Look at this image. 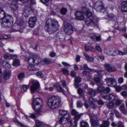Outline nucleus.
Masks as SVG:
<instances>
[{
  "mask_svg": "<svg viewBox=\"0 0 127 127\" xmlns=\"http://www.w3.org/2000/svg\"><path fill=\"white\" fill-rule=\"evenodd\" d=\"M95 48L99 52H102V49L99 45L96 44L95 46Z\"/></svg>",
  "mask_w": 127,
  "mask_h": 127,
  "instance_id": "obj_48",
  "label": "nucleus"
},
{
  "mask_svg": "<svg viewBox=\"0 0 127 127\" xmlns=\"http://www.w3.org/2000/svg\"><path fill=\"white\" fill-rule=\"evenodd\" d=\"M33 60L34 64L35 65L38 64L41 61L39 58L36 55H33Z\"/></svg>",
  "mask_w": 127,
  "mask_h": 127,
  "instance_id": "obj_23",
  "label": "nucleus"
},
{
  "mask_svg": "<svg viewBox=\"0 0 127 127\" xmlns=\"http://www.w3.org/2000/svg\"><path fill=\"white\" fill-rule=\"evenodd\" d=\"M77 92L79 95L83 93V91L81 88H79L77 90Z\"/></svg>",
  "mask_w": 127,
  "mask_h": 127,
  "instance_id": "obj_53",
  "label": "nucleus"
},
{
  "mask_svg": "<svg viewBox=\"0 0 127 127\" xmlns=\"http://www.w3.org/2000/svg\"><path fill=\"white\" fill-rule=\"evenodd\" d=\"M109 51L110 54L113 56H114L118 54V50L114 48H110Z\"/></svg>",
  "mask_w": 127,
  "mask_h": 127,
  "instance_id": "obj_19",
  "label": "nucleus"
},
{
  "mask_svg": "<svg viewBox=\"0 0 127 127\" xmlns=\"http://www.w3.org/2000/svg\"><path fill=\"white\" fill-rule=\"evenodd\" d=\"M82 11L86 15L90 17L92 15V13L90 10L88 8L84 7L82 8Z\"/></svg>",
  "mask_w": 127,
  "mask_h": 127,
  "instance_id": "obj_16",
  "label": "nucleus"
},
{
  "mask_svg": "<svg viewBox=\"0 0 127 127\" xmlns=\"http://www.w3.org/2000/svg\"><path fill=\"white\" fill-rule=\"evenodd\" d=\"M116 91L117 92H120L121 91V88L120 87L117 86L115 87Z\"/></svg>",
  "mask_w": 127,
  "mask_h": 127,
  "instance_id": "obj_60",
  "label": "nucleus"
},
{
  "mask_svg": "<svg viewBox=\"0 0 127 127\" xmlns=\"http://www.w3.org/2000/svg\"><path fill=\"white\" fill-rule=\"evenodd\" d=\"M107 16L109 19H110L114 18L115 17L114 14L112 13H110L108 14Z\"/></svg>",
  "mask_w": 127,
  "mask_h": 127,
  "instance_id": "obj_54",
  "label": "nucleus"
},
{
  "mask_svg": "<svg viewBox=\"0 0 127 127\" xmlns=\"http://www.w3.org/2000/svg\"><path fill=\"white\" fill-rule=\"evenodd\" d=\"M32 85L30 88L31 93L33 94L36 92L37 90L39 88V84L37 82H34L32 81Z\"/></svg>",
  "mask_w": 127,
  "mask_h": 127,
  "instance_id": "obj_8",
  "label": "nucleus"
},
{
  "mask_svg": "<svg viewBox=\"0 0 127 127\" xmlns=\"http://www.w3.org/2000/svg\"><path fill=\"white\" fill-rule=\"evenodd\" d=\"M59 116L64 118L66 119H68L69 118V115L67 111L60 110L59 111Z\"/></svg>",
  "mask_w": 127,
  "mask_h": 127,
  "instance_id": "obj_11",
  "label": "nucleus"
},
{
  "mask_svg": "<svg viewBox=\"0 0 127 127\" xmlns=\"http://www.w3.org/2000/svg\"><path fill=\"white\" fill-rule=\"evenodd\" d=\"M37 21V18L35 17H31L29 21V23L30 27L33 28L34 27L35 23Z\"/></svg>",
  "mask_w": 127,
  "mask_h": 127,
  "instance_id": "obj_13",
  "label": "nucleus"
},
{
  "mask_svg": "<svg viewBox=\"0 0 127 127\" xmlns=\"http://www.w3.org/2000/svg\"><path fill=\"white\" fill-rule=\"evenodd\" d=\"M70 74L72 77H74L76 75V72L74 71H71Z\"/></svg>",
  "mask_w": 127,
  "mask_h": 127,
  "instance_id": "obj_62",
  "label": "nucleus"
},
{
  "mask_svg": "<svg viewBox=\"0 0 127 127\" xmlns=\"http://www.w3.org/2000/svg\"><path fill=\"white\" fill-rule=\"evenodd\" d=\"M56 89L60 92H62L64 94H65V91L60 86H55Z\"/></svg>",
  "mask_w": 127,
  "mask_h": 127,
  "instance_id": "obj_31",
  "label": "nucleus"
},
{
  "mask_svg": "<svg viewBox=\"0 0 127 127\" xmlns=\"http://www.w3.org/2000/svg\"><path fill=\"white\" fill-rule=\"evenodd\" d=\"M2 20L1 24L2 27H11L13 25V19L12 17L5 13L3 9L0 8V20Z\"/></svg>",
  "mask_w": 127,
  "mask_h": 127,
  "instance_id": "obj_1",
  "label": "nucleus"
},
{
  "mask_svg": "<svg viewBox=\"0 0 127 127\" xmlns=\"http://www.w3.org/2000/svg\"><path fill=\"white\" fill-rule=\"evenodd\" d=\"M84 56L85 57L86 60L89 62H92L94 61V58L93 57H90L87 53L84 52L83 53Z\"/></svg>",
  "mask_w": 127,
  "mask_h": 127,
  "instance_id": "obj_21",
  "label": "nucleus"
},
{
  "mask_svg": "<svg viewBox=\"0 0 127 127\" xmlns=\"http://www.w3.org/2000/svg\"><path fill=\"white\" fill-rule=\"evenodd\" d=\"M3 64L4 67L7 69L10 68L11 67V65L7 62L3 63Z\"/></svg>",
  "mask_w": 127,
  "mask_h": 127,
  "instance_id": "obj_38",
  "label": "nucleus"
},
{
  "mask_svg": "<svg viewBox=\"0 0 127 127\" xmlns=\"http://www.w3.org/2000/svg\"><path fill=\"white\" fill-rule=\"evenodd\" d=\"M61 82L62 83V85H63V87H65L66 86V85L65 81L64 80H63L61 81Z\"/></svg>",
  "mask_w": 127,
  "mask_h": 127,
  "instance_id": "obj_63",
  "label": "nucleus"
},
{
  "mask_svg": "<svg viewBox=\"0 0 127 127\" xmlns=\"http://www.w3.org/2000/svg\"><path fill=\"white\" fill-rule=\"evenodd\" d=\"M90 73L88 71L84 70L82 72V74L83 76H87L88 75L90 74Z\"/></svg>",
  "mask_w": 127,
  "mask_h": 127,
  "instance_id": "obj_47",
  "label": "nucleus"
},
{
  "mask_svg": "<svg viewBox=\"0 0 127 127\" xmlns=\"http://www.w3.org/2000/svg\"><path fill=\"white\" fill-rule=\"evenodd\" d=\"M31 10V9L30 7H26L23 11V15L26 17H28L30 14V12Z\"/></svg>",
  "mask_w": 127,
  "mask_h": 127,
  "instance_id": "obj_17",
  "label": "nucleus"
},
{
  "mask_svg": "<svg viewBox=\"0 0 127 127\" xmlns=\"http://www.w3.org/2000/svg\"><path fill=\"white\" fill-rule=\"evenodd\" d=\"M91 123L92 125L94 127H97L99 125V122L97 120H95L92 121Z\"/></svg>",
  "mask_w": 127,
  "mask_h": 127,
  "instance_id": "obj_33",
  "label": "nucleus"
},
{
  "mask_svg": "<svg viewBox=\"0 0 127 127\" xmlns=\"http://www.w3.org/2000/svg\"><path fill=\"white\" fill-rule=\"evenodd\" d=\"M61 102L60 98L58 96H53L49 98L47 102L49 107L53 109L57 108Z\"/></svg>",
  "mask_w": 127,
  "mask_h": 127,
  "instance_id": "obj_3",
  "label": "nucleus"
},
{
  "mask_svg": "<svg viewBox=\"0 0 127 127\" xmlns=\"http://www.w3.org/2000/svg\"><path fill=\"white\" fill-rule=\"evenodd\" d=\"M77 107L79 108L81 107L83 105L82 104L80 101H78L77 103Z\"/></svg>",
  "mask_w": 127,
  "mask_h": 127,
  "instance_id": "obj_52",
  "label": "nucleus"
},
{
  "mask_svg": "<svg viewBox=\"0 0 127 127\" xmlns=\"http://www.w3.org/2000/svg\"><path fill=\"white\" fill-rule=\"evenodd\" d=\"M97 104L99 105H103L104 104V102L101 100H99L97 101Z\"/></svg>",
  "mask_w": 127,
  "mask_h": 127,
  "instance_id": "obj_59",
  "label": "nucleus"
},
{
  "mask_svg": "<svg viewBox=\"0 0 127 127\" xmlns=\"http://www.w3.org/2000/svg\"><path fill=\"white\" fill-rule=\"evenodd\" d=\"M35 126H37L40 127L43 124V123L42 122L40 121H39L38 120H35Z\"/></svg>",
  "mask_w": 127,
  "mask_h": 127,
  "instance_id": "obj_36",
  "label": "nucleus"
},
{
  "mask_svg": "<svg viewBox=\"0 0 127 127\" xmlns=\"http://www.w3.org/2000/svg\"><path fill=\"white\" fill-rule=\"evenodd\" d=\"M105 80L108 86L115 87L117 84L116 82L113 78H107Z\"/></svg>",
  "mask_w": 127,
  "mask_h": 127,
  "instance_id": "obj_7",
  "label": "nucleus"
},
{
  "mask_svg": "<svg viewBox=\"0 0 127 127\" xmlns=\"http://www.w3.org/2000/svg\"><path fill=\"white\" fill-rule=\"evenodd\" d=\"M56 53L53 51L51 52L49 54L50 56L52 57H54L56 55Z\"/></svg>",
  "mask_w": 127,
  "mask_h": 127,
  "instance_id": "obj_55",
  "label": "nucleus"
},
{
  "mask_svg": "<svg viewBox=\"0 0 127 127\" xmlns=\"http://www.w3.org/2000/svg\"><path fill=\"white\" fill-rule=\"evenodd\" d=\"M124 79L123 77H120L118 79V82L120 84H121L124 81Z\"/></svg>",
  "mask_w": 127,
  "mask_h": 127,
  "instance_id": "obj_57",
  "label": "nucleus"
},
{
  "mask_svg": "<svg viewBox=\"0 0 127 127\" xmlns=\"http://www.w3.org/2000/svg\"><path fill=\"white\" fill-rule=\"evenodd\" d=\"M108 99L111 102H112L115 99V96L112 94H110L108 96Z\"/></svg>",
  "mask_w": 127,
  "mask_h": 127,
  "instance_id": "obj_37",
  "label": "nucleus"
},
{
  "mask_svg": "<svg viewBox=\"0 0 127 127\" xmlns=\"http://www.w3.org/2000/svg\"><path fill=\"white\" fill-rule=\"evenodd\" d=\"M18 77L19 79L21 80L22 78L25 77V74L23 73H20L18 75Z\"/></svg>",
  "mask_w": 127,
  "mask_h": 127,
  "instance_id": "obj_44",
  "label": "nucleus"
},
{
  "mask_svg": "<svg viewBox=\"0 0 127 127\" xmlns=\"http://www.w3.org/2000/svg\"><path fill=\"white\" fill-rule=\"evenodd\" d=\"M122 101L120 100H117L116 102V104L117 106L120 105Z\"/></svg>",
  "mask_w": 127,
  "mask_h": 127,
  "instance_id": "obj_56",
  "label": "nucleus"
},
{
  "mask_svg": "<svg viewBox=\"0 0 127 127\" xmlns=\"http://www.w3.org/2000/svg\"><path fill=\"white\" fill-rule=\"evenodd\" d=\"M30 65L28 66V68L31 71L35 70H36V68L32 65Z\"/></svg>",
  "mask_w": 127,
  "mask_h": 127,
  "instance_id": "obj_43",
  "label": "nucleus"
},
{
  "mask_svg": "<svg viewBox=\"0 0 127 127\" xmlns=\"http://www.w3.org/2000/svg\"><path fill=\"white\" fill-rule=\"evenodd\" d=\"M89 50L93 52H94L95 51V50L94 48H93V46L90 45Z\"/></svg>",
  "mask_w": 127,
  "mask_h": 127,
  "instance_id": "obj_64",
  "label": "nucleus"
},
{
  "mask_svg": "<svg viewBox=\"0 0 127 127\" xmlns=\"http://www.w3.org/2000/svg\"><path fill=\"white\" fill-rule=\"evenodd\" d=\"M95 39L97 41H100L101 40V36L100 35L98 36L96 35Z\"/></svg>",
  "mask_w": 127,
  "mask_h": 127,
  "instance_id": "obj_61",
  "label": "nucleus"
},
{
  "mask_svg": "<svg viewBox=\"0 0 127 127\" xmlns=\"http://www.w3.org/2000/svg\"><path fill=\"white\" fill-rule=\"evenodd\" d=\"M58 26V23L57 21L54 19H49L46 21L45 29L47 32L51 33L57 31Z\"/></svg>",
  "mask_w": 127,
  "mask_h": 127,
  "instance_id": "obj_2",
  "label": "nucleus"
},
{
  "mask_svg": "<svg viewBox=\"0 0 127 127\" xmlns=\"http://www.w3.org/2000/svg\"><path fill=\"white\" fill-rule=\"evenodd\" d=\"M97 85L98 86L97 90V91L98 92L101 93L105 92V88L103 86L102 83H98L97 84Z\"/></svg>",
  "mask_w": 127,
  "mask_h": 127,
  "instance_id": "obj_18",
  "label": "nucleus"
},
{
  "mask_svg": "<svg viewBox=\"0 0 127 127\" xmlns=\"http://www.w3.org/2000/svg\"><path fill=\"white\" fill-rule=\"evenodd\" d=\"M96 35L94 33H90L89 34V36L92 39H95L96 37Z\"/></svg>",
  "mask_w": 127,
  "mask_h": 127,
  "instance_id": "obj_49",
  "label": "nucleus"
},
{
  "mask_svg": "<svg viewBox=\"0 0 127 127\" xmlns=\"http://www.w3.org/2000/svg\"><path fill=\"white\" fill-rule=\"evenodd\" d=\"M40 0L42 3L47 5L48 4L49 0Z\"/></svg>",
  "mask_w": 127,
  "mask_h": 127,
  "instance_id": "obj_58",
  "label": "nucleus"
},
{
  "mask_svg": "<svg viewBox=\"0 0 127 127\" xmlns=\"http://www.w3.org/2000/svg\"><path fill=\"white\" fill-rule=\"evenodd\" d=\"M90 107L94 109H96L97 108V106L92 101H90Z\"/></svg>",
  "mask_w": 127,
  "mask_h": 127,
  "instance_id": "obj_41",
  "label": "nucleus"
},
{
  "mask_svg": "<svg viewBox=\"0 0 127 127\" xmlns=\"http://www.w3.org/2000/svg\"><path fill=\"white\" fill-rule=\"evenodd\" d=\"M75 83H79L81 81V79L80 77H75Z\"/></svg>",
  "mask_w": 127,
  "mask_h": 127,
  "instance_id": "obj_42",
  "label": "nucleus"
},
{
  "mask_svg": "<svg viewBox=\"0 0 127 127\" xmlns=\"http://www.w3.org/2000/svg\"><path fill=\"white\" fill-rule=\"evenodd\" d=\"M117 127H125L123 123L119 121L117 123Z\"/></svg>",
  "mask_w": 127,
  "mask_h": 127,
  "instance_id": "obj_50",
  "label": "nucleus"
},
{
  "mask_svg": "<svg viewBox=\"0 0 127 127\" xmlns=\"http://www.w3.org/2000/svg\"><path fill=\"white\" fill-rule=\"evenodd\" d=\"M94 8L97 11H100L101 12L104 13L105 11L102 2L99 0L97 1L95 3Z\"/></svg>",
  "mask_w": 127,
  "mask_h": 127,
  "instance_id": "obj_6",
  "label": "nucleus"
},
{
  "mask_svg": "<svg viewBox=\"0 0 127 127\" xmlns=\"http://www.w3.org/2000/svg\"><path fill=\"white\" fill-rule=\"evenodd\" d=\"M105 69L108 72H113L116 70V68L115 67H112L109 64L105 65Z\"/></svg>",
  "mask_w": 127,
  "mask_h": 127,
  "instance_id": "obj_20",
  "label": "nucleus"
},
{
  "mask_svg": "<svg viewBox=\"0 0 127 127\" xmlns=\"http://www.w3.org/2000/svg\"><path fill=\"white\" fill-rule=\"evenodd\" d=\"M36 76L42 78L43 76V75L41 72H36Z\"/></svg>",
  "mask_w": 127,
  "mask_h": 127,
  "instance_id": "obj_45",
  "label": "nucleus"
},
{
  "mask_svg": "<svg viewBox=\"0 0 127 127\" xmlns=\"http://www.w3.org/2000/svg\"><path fill=\"white\" fill-rule=\"evenodd\" d=\"M82 114H78L77 115L75 116L74 119L75 121L74 122V123L75 124V126H76L77 125V122L80 118L82 116Z\"/></svg>",
  "mask_w": 127,
  "mask_h": 127,
  "instance_id": "obj_27",
  "label": "nucleus"
},
{
  "mask_svg": "<svg viewBox=\"0 0 127 127\" xmlns=\"http://www.w3.org/2000/svg\"><path fill=\"white\" fill-rule=\"evenodd\" d=\"M114 104L113 102H112L108 103L107 105V107L109 109H113L114 106Z\"/></svg>",
  "mask_w": 127,
  "mask_h": 127,
  "instance_id": "obj_35",
  "label": "nucleus"
},
{
  "mask_svg": "<svg viewBox=\"0 0 127 127\" xmlns=\"http://www.w3.org/2000/svg\"><path fill=\"white\" fill-rule=\"evenodd\" d=\"M101 96L104 99L107 100L108 98V96L107 94L104 92H103L101 93Z\"/></svg>",
  "mask_w": 127,
  "mask_h": 127,
  "instance_id": "obj_39",
  "label": "nucleus"
},
{
  "mask_svg": "<svg viewBox=\"0 0 127 127\" xmlns=\"http://www.w3.org/2000/svg\"><path fill=\"white\" fill-rule=\"evenodd\" d=\"M64 32L68 34H70L73 32V28L72 26L69 24L65 25L64 27Z\"/></svg>",
  "mask_w": 127,
  "mask_h": 127,
  "instance_id": "obj_9",
  "label": "nucleus"
},
{
  "mask_svg": "<svg viewBox=\"0 0 127 127\" xmlns=\"http://www.w3.org/2000/svg\"><path fill=\"white\" fill-rule=\"evenodd\" d=\"M67 11V9L66 8L64 7L62 8L60 10V13L63 15H65Z\"/></svg>",
  "mask_w": 127,
  "mask_h": 127,
  "instance_id": "obj_32",
  "label": "nucleus"
},
{
  "mask_svg": "<svg viewBox=\"0 0 127 127\" xmlns=\"http://www.w3.org/2000/svg\"><path fill=\"white\" fill-rule=\"evenodd\" d=\"M80 127H89L87 122L84 121H82L80 123Z\"/></svg>",
  "mask_w": 127,
  "mask_h": 127,
  "instance_id": "obj_30",
  "label": "nucleus"
},
{
  "mask_svg": "<svg viewBox=\"0 0 127 127\" xmlns=\"http://www.w3.org/2000/svg\"><path fill=\"white\" fill-rule=\"evenodd\" d=\"M20 61L18 59H16L13 61L12 65L13 66H17L20 65Z\"/></svg>",
  "mask_w": 127,
  "mask_h": 127,
  "instance_id": "obj_34",
  "label": "nucleus"
},
{
  "mask_svg": "<svg viewBox=\"0 0 127 127\" xmlns=\"http://www.w3.org/2000/svg\"><path fill=\"white\" fill-rule=\"evenodd\" d=\"M110 122L108 120L103 121L102 123L100 125L99 127H109Z\"/></svg>",
  "mask_w": 127,
  "mask_h": 127,
  "instance_id": "obj_24",
  "label": "nucleus"
},
{
  "mask_svg": "<svg viewBox=\"0 0 127 127\" xmlns=\"http://www.w3.org/2000/svg\"><path fill=\"white\" fill-rule=\"evenodd\" d=\"M112 112L115 114L116 116L118 118H119L120 117V115L119 112L115 109H113L112 110Z\"/></svg>",
  "mask_w": 127,
  "mask_h": 127,
  "instance_id": "obj_40",
  "label": "nucleus"
},
{
  "mask_svg": "<svg viewBox=\"0 0 127 127\" xmlns=\"http://www.w3.org/2000/svg\"><path fill=\"white\" fill-rule=\"evenodd\" d=\"M75 15L77 19L80 20H83L84 17L82 13L78 11H76L75 13Z\"/></svg>",
  "mask_w": 127,
  "mask_h": 127,
  "instance_id": "obj_15",
  "label": "nucleus"
},
{
  "mask_svg": "<svg viewBox=\"0 0 127 127\" xmlns=\"http://www.w3.org/2000/svg\"><path fill=\"white\" fill-rule=\"evenodd\" d=\"M121 8L122 11L127 12V3L126 1H123L121 4Z\"/></svg>",
  "mask_w": 127,
  "mask_h": 127,
  "instance_id": "obj_22",
  "label": "nucleus"
},
{
  "mask_svg": "<svg viewBox=\"0 0 127 127\" xmlns=\"http://www.w3.org/2000/svg\"><path fill=\"white\" fill-rule=\"evenodd\" d=\"M60 117L59 120V123L60 125H64L67 122V120L68 119Z\"/></svg>",
  "mask_w": 127,
  "mask_h": 127,
  "instance_id": "obj_26",
  "label": "nucleus"
},
{
  "mask_svg": "<svg viewBox=\"0 0 127 127\" xmlns=\"http://www.w3.org/2000/svg\"><path fill=\"white\" fill-rule=\"evenodd\" d=\"M98 20L95 16L92 17H87L85 19V23L87 26L97 27Z\"/></svg>",
  "mask_w": 127,
  "mask_h": 127,
  "instance_id": "obj_5",
  "label": "nucleus"
},
{
  "mask_svg": "<svg viewBox=\"0 0 127 127\" xmlns=\"http://www.w3.org/2000/svg\"><path fill=\"white\" fill-rule=\"evenodd\" d=\"M121 94L125 98H126L127 96V93L126 91H123L121 93Z\"/></svg>",
  "mask_w": 127,
  "mask_h": 127,
  "instance_id": "obj_51",
  "label": "nucleus"
},
{
  "mask_svg": "<svg viewBox=\"0 0 127 127\" xmlns=\"http://www.w3.org/2000/svg\"><path fill=\"white\" fill-rule=\"evenodd\" d=\"M3 74L4 79L7 80H9L10 77L11 75V72L10 70H4L3 71Z\"/></svg>",
  "mask_w": 127,
  "mask_h": 127,
  "instance_id": "obj_12",
  "label": "nucleus"
},
{
  "mask_svg": "<svg viewBox=\"0 0 127 127\" xmlns=\"http://www.w3.org/2000/svg\"><path fill=\"white\" fill-rule=\"evenodd\" d=\"M34 95L33 96V101L32 103V107L37 114H39L42 110V106L40 105V103L42 102L41 99L39 98H35Z\"/></svg>",
  "mask_w": 127,
  "mask_h": 127,
  "instance_id": "obj_4",
  "label": "nucleus"
},
{
  "mask_svg": "<svg viewBox=\"0 0 127 127\" xmlns=\"http://www.w3.org/2000/svg\"><path fill=\"white\" fill-rule=\"evenodd\" d=\"M17 0H13L11 2L10 7L12 10L14 11H16L17 10L18 7L17 4Z\"/></svg>",
  "mask_w": 127,
  "mask_h": 127,
  "instance_id": "obj_14",
  "label": "nucleus"
},
{
  "mask_svg": "<svg viewBox=\"0 0 127 127\" xmlns=\"http://www.w3.org/2000/svg\"><path fill=\"white\" fill-rule=\"evenodd\" d=\"M102 72L100 71H97V74L95 75L94 79V81L97 83V84L98 83H101L100 82V80L102 78Z\"/></svg>",
  "mask_w": 127,
  "mask_h": 127,
  "instance_id": "obj_10",
  "label": "nucleus"
},
{
  "mask_svg": "<svg viewBox=\"0 0 127 127\" xmlns=\"http://www.w3.org/2000/svg\"><path fill=\"white\" fill-rule=\"evenodd\" d=\"M120 109L122 113L124 114H126L127 113V110L125 109L124 105H122L120 107Z\"/></svg>",
  "mask_w": 127,
  "mask_h": 127,
  "instance_id": "obj_28",
  "label": "nucleus"
},
{
  "mask_svg": "<svg viewBox=\"0 0 127 127\" xmlns=\"http://www.w3.org/2000/svg\"><path fill=\"white\" fill-rule=\"evenodd\" d=\"M30 65H33L34 64V61L33 60V55H30L29 57H27V60Z\"/></svg>",
  "mask_w": 127,
  "mask_h": 127,
  "instance_id": "obj_25",
  "label": "nucleus"
},
{
  "mask_svg": "<svg viewBox=\"0 0 127 127\" xmlns=\"http://www.w3.org/2000/svg\"><path fill=\"white\" fill-rule=\"evenodd\" d=\"M88 94L92 96H94L96 94L95 91L92 89H90L88 90Z\"/></svg>",
  "mask_w": 127,
  "mask_h": 127,
  "instance_id": "obj_29",
  "label": "nucleus"
},
{
  "mask_svg": "<svg viewBox=\"0 0 127 127\" xmlns=\"http://www.w3.org/2000/svg\"><path fill=\"white\" fill-rule=\"evenodd\" d=\"M71 114L72 115L75 116L77 115L79 113L77 112L76 110L73 109L71 110Z\"/></svg>",
  "mask_w": 127,
  "mask_h": 127,
  "instance_id": "obj_46",
  "label": "nucleus"
}]
</instances>
